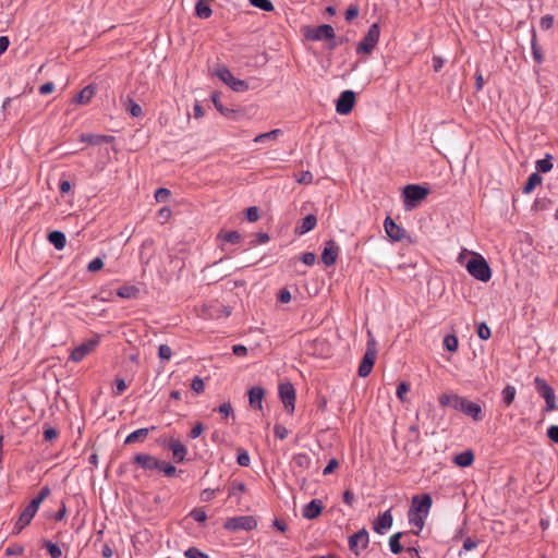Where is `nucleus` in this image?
<instances>
[{
	"label": "nucleus",
	"instance_id": "412c9836",
	"mask_svg": "<svg viewBox=\"0 0 558 558\" xmlns=\"http://www.w3.org/2000/svg\"><path fill=\"white\" fill-rule=\"evenodd\" d=\"M323 511V504L318 499H313L304 506L302 514L304 518L313 520L317 518Z\"/></svg>",
	"mask_w": 558,
	"mask_h": 558
},
{
	"label": "nucleus",
	"instance_id": "473e14b6",
	"mask_svg": "<svg viewBox=\"0 0 558 558\" xmlns=\"http://www.w3.org/2000/svg\"><path fill=\"white\" fill-rule=\"evenodd\" d=\"M218 238L231 244H238L241 241V234L238 231L220 232Z\"/></svg>",
	"mask_w": 558,
	"mask_h": 558
},
{
	"label": "nucleus",
	"instance_id": "a878e982",
	"mask_svg": "<svg viewBox=\"0 0 558 558\" xmlns=\"http://www.w3.org/2000/svg\"><path fill=\"white\" fill-rule=\"evenodd\" d=\"M317 219L314 215H307L302 219L301 225L296 228L299 234H304L315 228Z\"/></svg>",
	"mask_w": 558,
	"mask_h": 558
},
{
	"label": "nucleus",
	"instance_id": "6ab92c4d",
	"mask_svg": "<svg viewBox=\"0 0 558 558\" xmlns=\"http://www.w3.org/2000/svg\"><path fill=\"white\" fill-rule=\"evenodd\" d=\"M392 514L390 510L385 511L380 514L373 524V529L378 534H384L392 525Z\"/></svg>",
	"mask_w": 558,
	"mask_h": 558
},
{
	"label": "nucleus",
	"instance_id": "bb28decb",
	"mask_svg": "<svg viewBox=\"0 0 558 558\" xmlns=\"http://www.w3.org/2000/svg\"><path fill=\"white\" fill-rule=\"evenodd\" d=\"M474 461V454L471 450L463 451L454 457V463L458 466H470Z\"/></svg>",
	"mask_w": 558,
	"mask_h": 558
},
{
	"label": "nucleus",
	"instance_id": "4d7b16f0",
	"mask_svg": "<svg viewBox=\"0 0 558 558\" xmlns=\"http://www.w3.org/2000/svg\"><path fill=\"white\" fill-rule=\"evenodd\" d=\"M339 466V462L336 458L329 460L328 464L323 470L324 475L331 474Z\"/></svg>",
	"mask_w": 558,
	"mask_h": 558
},
{
	"label": "nucleus",
	"instance_id": "a211bd4d",
	"mask_svg": "<svg viewBox=\"0 0 558 558\" xmlns=\"http://www.w3.org/2000/svg\"><path fill=\"white\" fill-rule=\"evenodd\" d=\"M376 360V350L374 348H368L364 354V357L359 366V375L361 377H366L372 372Z\"/></svg>",
	"mask_w": 558,
	"mask_h": 558
},
{
	"label": "nucleus",
	"instance_id": "0e129e2a",
	"mask_svg": "<svg viewBox=\"0 0 558 558\" xmlns=\"http://www.w3.org/2000/svg\"><path fill=\"white\" fill-rule=\"evenodd\" d=\"M302 262L307 266H313L316 260V256L314 253L307 252L302 255Z\"/></svg>",
	"mask_w": 558,
	"mask_h": 558
},
{
	"label": "nucleus",
	"instance_id": "c03bdc74",
	"mask_svg": "<svg viewBox=\"0 0 558 558\" xmlns=\"http://www.w3.org/2000/svg\"><path fill=\"white\" fill-rule=\"evenodd\" d=\"M159 472H162V473H165L166 476L171 477V476L175 475L177 469L172 464L162 460Z\"/></svg>",
	"mask_w": 558,
	"mask_h": 558
},
{
	"label": "nucleus",
	"instance_id": "ddd939ff",
	"mask_svg": "<svg viewBox=\"0 0 558 558\" xmlns=\"http://www.w3.org/2000/svg\"><path fill=\"white\" fill-rule=\"evenodd\" d=\"M161 461L148 453H137L134 457V463L146 472L159 471Z\"/></svg>",
	"mask_w": 558,
	"mask_h": 558
},
{
	"label": "nucleus",
	"instance_id": "052dcab7",
	"mask_svg": "<svg viewBox=\"0 0 558 558\" xmlns=\"http://www.w3.org/2000/svg\"><path fill=\"white\" fill-rule=\"evenodd\" d=\"M547 436L551 441L558 444V425H550L547 428Z\"/></svg>",
	"mask_w": 558,
	"mask_h": 558
},
{
	"label": "nucleus",
	"instance_id": "69168bd1",
	"mask_svg": "<svg viewBox=\"0 0 558 558\" xmlns=\"http://www.w3.org/2000/svg\"><path fill=\"white\" fill-rule=\"evenodd\" d=\"M126 387H128V386H126V384H125L124 379H122V378H118V379L116 380V391H114V395H116V396H120V395H122V393L125 391Z\"/></svg>",
	"mask_w": 558,
	"mask_h": 558
},
{
	"label": "nucleus",
	"instance_id": "37998d69",
	"mask_svg": "<svg viewBox=\"0 0 558 558\" xmlns=\"http://www.w3.org/2000/svg\"><path fill=\"white\" fill-rule=\"evenodd\" d=\"M477 336L482 340H488L492 336L490 328L485 323H481L477 326Z\"/></svg>",
	"mask_w": 558,
	"mask_h": 558
},
{
	"label": "nucleus",
	"instance_id": "8fccbe9b",
	"mask_svg": "<svg viewBox=\"0 0 558 558\" xmlns=\"http://www.w3.org/2000/svg\"><path fill=\"white\" fill-rule=\"evenodd\" d=\"M187 558H209L206 554L202 553L199 549L195 547H191L184 553Z\"/></svg>",
	"mask_w": 558,
	"mask_h": 558
},
{
	"label": "nucleus",
	"instance_id": "39448f33",
	"mask_svg": "<svg viewBox=\"0 0 558 558\" xmlns=\"http://www.w3.org/2000/svg\"><path fill=\"white\" fill-rule=\"evenodd\" d=\"M214 74L236 93H244L250 88L247 82L235 78L226 65L219 64L216 66Z\"/></svg>",
	"mask_w": 558,
	"mask_h": 558
},
{
	"label": "nucleus",
	"instance_id": "09e8293b",
	"mask_svg": "<svg viewBox=\"0 0 558 558\" xmlns=\"http://www.w3.org/2000/svg\"><path fill=\"white\" fill-rule=\"evenodd\" d=\"M236 461L241 466H248L250 462H251V458H250L247 451L243 450V449L239 450Z\"/></svg>",
	"mask_w": 558,
	"mask_h": 558
},
{
	"label": "nucleus",
	"instance_id": "dca6fc26",
	"mask_svg": "<svg viewBox=\"0 0 558 558\" xmlns=\"http://www.w3.org/2000/svg\"><path fill=\"white\" fill-rule=\"evenodd\" d=\"M307 38L312 40L333 39L335 29L331 25L324 24L312 28L306 33Z\"/></svg>",
	"mask_w": 558,
	"mask_h": 558
},
{
	"label": "nucleus",
	"instance_id": "a19ab883",
	"mask_svg": "<svg viewBox=\"0 0 558 558\" xmlns=\"http://www.w3.org/2000/svg\"><path fill=\"white\" fill-rule=\"evenodd\" d=\"M250 3L253 5V7H256L260 10H264V11H267V12H270L274 10V4L271 3L270 0H250Z\"/></svg>",
	"mask_w": 558,
	"mask_h": 558
},
{
	"label": "nucleus",
	"instance_id": "5701e85b",
	"mask_svg": "<svg viewBox=\"0 0 558 558\" xmlns=\"http://www.w3.org/2000/svg\"><path fill=\"white\" fill-rule=\"evenodd\" d=\"M211 100L216 107V109L226 118L228 119H231V120H236L238 117H239V112L234 109H229L227 108L226 106H223L221 102H220V99H219V94L218 93H215L213 94L211 96Z\"/></svg>",
	"mask_w": 558,
	"mask_h": 558
},
{
	"label": "nucleus",
	"instance_id": "4468645a",
	"mask_svg": "<svg viewBox=\"0 0 558 558\" xmlns=\"http://www.w3.org/2000/svg\"><path fill=\"white\" fill-rule=\"evenodd\" d=\"M355 104V94L352 90H344L340 94L336 110L339 114H348L352 111Z\"/></svg>",
	"mask_w": 558,
	"mask_h": 558
},
{
	"label": "nucleus",
	"instance_id": "603ef678",
	"mask_svg": "<svg viewBox=\"0 0 558 558\" xmlns=\"http://www.w3.org/2000/svg\"><path fill=\"white\" fill-rule=\"evenodd\" d=\"M169 196L170 191L163 187H160L155 192V198L159 203L166 202L169 198Z\"/></svg>",
	"mask_w": 558,
	"mask_h": 558
},
{
	"label": "nucleus",
	"instance_id": "20e7f679",
	"mask_svg": "<svg viewBox=\"0 0 558 558\" xmlns=\"http://www.w3.org/2000/svg\"><path fill=\"white\" fill-rule=\"evenodd\" d=\"M468 272L475 279L487 282L492 278V270L487 262L480 254H475L465 265Z\"/></svg>",
	"mask_w": 558,
	"mask_h": 558
},
{
	"label": "nucleus",
	"instance_id": "4be33fe9",
	"mask_svg": "<svg viewBox=\"0 0 558 558\" xmlns=\"http://www.w3.org/2000/svg\"><path fill=\"white\" fill-rule=\"evenodd\" d=\"M264 396H265V390L262 387H259V386L252 387L248 390L250 405L252 408L260 410L263 408Z\"/></svg>",
	"mask_w": 558,
	"mask_h": 558
},
{
	"label": "nucleus",
	"instance_id": "58836bf2",
	"mask_svg": "<svg viewBox=\"0 0 558 558\" xmlns=\"http://www.w3.org/2000/svg\"><path fill=\"white\" fill-rule=\"evenodd\" d=\"M444 347L450 352H456L459 347L458 338L454 335H447L444 338Z\"/></svg>",
	"mask_w": 558,
	"mask_h": 558
},
{
	"label": "nucleus",
	"instance_id": "c85d7f7f",
	"mask_svg": "<svg viewBox=\"0 0 558 558\" xmlns=\"http://www.w3.org/2000/svg\"><path fill=\"white\" fill-rule=\"evenodd\" d=\"M111 137L107 135L98 134H82L80 141L90 145H100L104 142H108Z\"/></svg>",
	"mask_w": 558,
	"mask_h": 558
},
{
	"label": "nucleus",
	"instance_id": "5fc2aeb1",
	"mask_svg": "<svg viewBox=\"0 0 558 558\" xmlns=\"http://www.w3.org/2000/svg\"><path fill=\"white\" fill-rule=\"evenodd\" d=\"M275 436L279 439H284L289 435V430L281 424H276L274 427Z\"/></svg>",
	"mask_w": 558,
	"mask_h": 558
},
{
	"label": "nucleus",
	"instance_id": "7c9ffc66",
	"mask_svg": "<svg viewBox=\"0 0 558 558\" xmlns=\"http://www.w3.org/2000/svg\"><path fill=\"white\" fill-rule=\"evenodd\" d=\"M140 290L135 286H123L118 289L117 294L122 299H135Z\"/></svg>",
	"mask_w": 558,
	"mask_h": 558
},
{
	"label": "nucleus",
	"instance_id": "1a4fd4ad",
	"mask_svg": "<svg viewBox=\"0 0 558 558\" xmlns=\"http://www.w3.org/2000/svg\"><path fill=\"white\" fill-rule=\"evenodd\" d=\"M368 543L369 536L365 529L360 530L349 537V548L356 556L368 546Z\"/></svg>",
	"mask_w": 558,
	"mask_h": 558
},
{
	"label": "nucleus",
	"instance_id": "393cba45",
	"mask_svg": "<svg viewBox=\"0 0 558 558\" xmlns=\"http://www.w3.org/2000/svg\"><path fill=\"white\" fill-rule=\"evenodd\" d=\"M95 95V89L92 85L84 87L80 94L74 98L77 105H87Z\"/></svg>",
	"mask_w": 558,
	"mask_h": 558
},
{
	"label": "nucleus",
	"instance_id": "338daca9",
	"mask_svg": "<svg viewBox=\"0 0 558 558\" xmlns=\"http://www.w3.org/2000/svg\"><path fill=\"white\" fill-rule=\"evenodd\" d=\"M57 436H58V432L52 427H48L44 430V438L47 441H51V440L56 439Z\"/></svg>",
	"mask_w": 558,
	"mask_h": 558
},
{
	"label": "nucleus",
	"instance_id": "6e6552de",
	"mask_svg": "<svg viewBox=\"0 0 558 558\" xmlns=\"http://www.w3.org/2000/svg\"><path fill=\"white\" fill-rule=\"evenodd\" d=\"M535 389L538 395L544 398L546 402L545 411L551 412L557 409L556 407V395L554 389L543 379L536 377L534 380Z\"/></svg>",
	"mask_w": 558,
	"mask_h": 558
},
{
	"label": "nucleus",
	"instance_id": "9d476101",
	"mask_svg": "<svg viewBox=\"0 0 558 558\" xmlns=\"http://www.w3.org/2000/svg\"><path fill=\"white\" fill-rule=\"evenodd\" d=\"M279 397L286 410L292 413L295 409V389L292 384L283 383L279 385Z\"/></svg>",
	"mask_w": 558,
	"mask_h": 558
},
{
	"label": "nucleus",
	"instance_id": "c9c22d12",
	"mask_svg": "<svg viewBox=\"0 0 558 558\" xmlns=\"http://www.w3.org/2000/svg\"><path fill=\"white\" fill-rule=\"evenodd\" d=\"M125 108L130 112V114L134 118H138L143 114L142 108L138 104L134 102L133 99L128 98L125 100Z\"/></svg>",
	"mask_w": 558,
	"mask_h": 558
},
{
	"label": "nucleus",
	"instance_id": "b1692460",
	"mask_svg": "<svg viewBox=\"0 0 558 558\" xmlns=\"http://www.w3.org/2000/svg\"><path fill=\"white\" fill-rule=\"evenodd\" d=\"M155 428V426H151L150 428L136 429L132 432L130 435H128V437L124 440V444L131 445L135 442H143L147 438L149 432L154 430Z\"/></svg>",
	"mask_w": 558,
	"mask_h": 558
},
{
	"label": "nucleus",
	"instance_id": "4c0bfd02",
	"mask_svg": "<svg viewBox=\"0 0 558 558\" xmlns=\"http://www.w3.org/2000/svg\"><path fill=\"white\" fill-rule=\"evenodd\" d=\"M281 134V130L275 129L267 133H262L254 138L255 143H264L267 140H277Z\"/></svg>",
	"mask_w": 558,
	"mask_h": 558
},
{
	"label": "nucleus",
	"instance_id": "49530a36",
	"mask_svg": "<svg viewBox=\"0 0 558 558\" xmlns=\"http://www.w3.org/2000/svg\"><path fill=\"white\" fill-rule=\"evenodd\" d=\"M293 462L299 466H308L311 459L306 453H299L293 457Z\"/></svg>",
	"mask_w": 558,
	"mask_h": 558
},
{
	"label": "nucleus",
	"instance_id": "e433bc0d",
	"mask_svg": "<svg viewBox=\"0 0 558 558\" xmlns=\"http://www.w3.org/2000/svg\"><path fill=\"white\" fill-rule=\"evenodd\" d=\"M553 169L551 156L546 155L545 158L536 161V170L539 172H549Z\"/></svg>",
	"mask_w": 558,
	"mask_h": 558
},
{
	"label": "nucleus",
	"instance_id": "e2e57ef3",
	"mask_svg": "<svg viewBox=\"0 0 558 558\" xmlns=\"http://www.w3.org/2000/svg\"><path fill=\"white\" fill-rule=\"evenodd\" d=\"M477 544H478L477 541H475L471 537H466L463 542V549L465 551H471L477 547Z\"/></svg>",
	"mask_w": 558,
	"mask_h": 558
},
{
	"label": "nucleus",
	"instance_id": "ea45409f",
	"mask_svg": "<svg viewBox=\"0 0 558 558\" xmlns=\"http://www.w3.org/2000/svg\"><path fill=\"white\" fill-rule=\"evenodd\" d=\"M44 547L47 548V551L51 558H60L62 555L61 548L57 544H53L49 541L44 543Z\"/></svg>",
	"mask_w": 558,
	"mask_h": 558
},
{
	"label": "nucleus",
	"instance_id": "f03ea898",
	"mask_svg": "<svg viewBox=\"0 0 558 558\" xmlns=\"http://www.w3.org/2000/svg\"><path fill=\"white\" fill-rule=\"evenodd\" d=\"M432 504L433 500L428 494L414 496L412 498V506L409 510L408 518L410 524L417 529L416 534L423 530L425 520L432 508Z\"/></svg>",
	"mask_w": 558,
	"mask_h": 558
},
{
	"label": "nucleus",
	"instance_id": "3c124183",
	"mask_svg": "<svg viewBox=\"0 0 558 558\" xmlns=\"http://www.w3.org/2000/svg\"><path fill=\"white\" fill-rule=\"evenodd\" d=\"M410 390V386L409 384L402 381L398 385L397 387V397L401 400V401H404L405 399V395L409 392Z\"/></svg>",
	"mask_w": 558,
	"mask_h": 558
},
{
	"label": "nucleus",
	"instance_id": "de8ad7c7",
	"mask_svg": "<svg viewBox=\"0 0 558 558\" xmlns=\"http://www.w3.org/2000/svg\"><path fill=\"white\" fill-rule=\"evenodd\" d=\"M104 267V260L100 257H96L89 262L87 265V270L90 272H96Z\"/></svg>",
	"mask_w": 558,
	"mask_h": 558
},
{
	"label": "nucleus",
	"instance_id": "c756f323",
	"mask_svg": "<svg viewBox=\"0 0 558 558\" xmlns=\"http://www.w3.org/2000/svg\"><path fill=\"white\" fill-rule=\"evenodd\" d=\"M195 12L198 17L208 19L213 12L208 0H198L195 7Z\"/></svg>",
	"mask_w": 558,
	"mask_h": 558
},
{
	"label": "nucleus",
	"instance_id": "6e6d98bb",
	"mask_svg": "<svg viewBox=\"0 0 558 558\" xmlns=\"http://www.w3.org/2000/svg\"><path fill=\"white\" fill-rule=\"evenodd\" d=\"M554 24V17L551 15H544L541 17L539 26L542 29L547 31L551 28Z\"/></svg>",
	"mask_w": 558,
	"mask_h": 558
},
{
	"label": "nucleus",
	"instance_id": "a18cd8bd",
	"mask_svg": "<svg viewBox=\"0 0 558 558\" xmlns=\"http://www.w3.org/2000/svg\"><path fill=\"white\" fill-rule=\"evenodd\" d=\"M158 356L161 359V360H166V361H169L172 356V350L169 345L167 344H160L159 348H158Z\"/></svg>",
	"mask_w": 558,
	"mask_h": 558
},
{
	"label": "nucleus",
	"instance_id": "f704fd0d",
	"mask_svg": "<svg viewBox=\"0 0 558 558\" xmlns=\"http://www.w3.org/2000/svg\"><path fill=\"white\" fill-rule=\"evenodd\" d=\"M502 401L504 403L509 407L514 398H515V388L513 386H510V385H507L504 389H502Z\"/></svg>",
	"mask_w": 558,
	"mask_h": 558
},
{
	"label": "nucleus",
	"instance_id": "aec40b11",
	"mask_svg": "<svg viewBox=\"0 0 558 558\" xmlns=\"http://www.w3.org/2000/svg\"><path fill=\"white\" fill-rule=\"evenodd\" d=\"M168 447L172 452L174 462L180 463L185 459L187 450L180 440L171 438L168 442Z\"/></svg>",
	"mask_w": 558,
	"mask_h": 558
},
{
	"label": "nucleus",
	"instance_id": "0eeeda50",
	"mask_svg": "<svg viewBox=\"0 0 558 558\" xmlns=\"http://www.w3.org/2000/svg\"><path fill=\"white\" fill-rule=\"evenodd\" d=\"M380 36V29L377 23H374L369 26L366 35L362 39V41L356 47L357 53L368 54L376 47Z\"/></svg>",
	"mask_w": 558,
	"mask_h": 558
},
{
	"label": "nucleus",
	"instance_id": "774afa93",
	"mask_svg": "<svg viewBox=\"0 0 558 558\" xmlns=\"http://www.w3.org/2000/svg\"><path fill=\"white\" fill-rule=\"evenodd\" d=\"M24 547L21 545L10 546L5 549L7 555H23Z\"/></svg>",
	"mask_w": 558,
	"mask_h": 558
},
{
	"label": "nucleus",
	"instance_id": "72a5a7b5",
	"mask_svg": "<svg viewBox=\"0 0 558 558\" xmlns=\"http://www.w3.org/2000/svg\"><path fill=\"white\" fill-rule=\"evenodd\" d=\"M401 536H402V533L398 532V533H395L393 535H391L389 538L390 550L396 555L400 554L403 550V547L400 544Z\"/></svg>",
	"mask_w": 558,
	"mask_h": 558
},
{
	"label": "nucleus",
	"instance_id": "2f4dec72",
	"mask_svg": "<svg viewBox=\"0 0 558 558\" xmlns=\"http://www.w3.org/2000/svg\"><path fill=\"white\" fill-rule=\"evenodd\" d=\"M541 183H542V177L537 173H532L529 177L527 182L525 183V185L523 187V192L526 194L531 193Z\"/></svg>",
	"mask_w": 558,
	"mask_h": 558
},
{
	"label": "nucleus",
	"instance_id": "f3484780",
	"mask_svg": "<svg viewBox=\"0 0 558 558\" xmlns=\"http://www.w3.org/2000/svg\"><path fill=\"white\" fill-rule=\"evenodd\" d=\"M339 246L333 240H329L325 243L324 251L322 253V260L326 266H331L336 263L339 255Z\"/></svg>",
	"mask_w": 558,
	"mask_h": 558
},
{
	"label": "nucleus",
	"instance_id": "79ce46f5",
	"mask_svg": "<svg viewBox=\"0 0 558 558\" xmlns=\"http://www.w3.org/2000/svg\"><path fill=\"white\" fill-rule=\"evenodd\" d=\"M532 54H533L534 60L537 63H542L543 62L544 57H543V53H542V50H541L539 46L536 43L535 35L533 36V39H532Z\"/></svg>",
	"mask_w": 558,
	"mask_h": 558
},
{
	"label": "nucleus",
	"instance_id": "9b49d317",
	"mask_svg": "<svg viewBox=\"0 0 558 558\" xmlns=\"http://www.w3.org/2000/svg\"><path fill=\"white\" fill-rule=\"evenodd\" d=\"M98 343H99L98 338H93V339H89V340L81 343L80 345H77L76 348L73 349V351L70 355V360L73 362H76V363L81 362L83 359H85L88 354H90L96 349Z\"/></svg>",
	"mask_w": 558,
	"mask_h": 558
},
{
	"label": "nucleus",
	"instance_id": "f8f14e48",
	"mask_svg": "<svg viewBox=\"0 0 558 558\" xmlns=\"http://www.w3.org/2000/svg\"><path fill=\"white\" fill-rule=\"evenodd\" d=\"M257 525L256 520L251 515H243L229 519L225 526L229 530H246L251 531Z\"/></svg>",
	"mask_w": 558,
	"mask_h": 558
},
{
	"label": "nucleus",
	"instance_id": "bf43d9fd",
	"mask_svg": "<svg viewBox=\"0 0 558 558\" xmlns=\"http://www.w3.org/2000/svg\"><path fill=\"white\" fill-rule=\"evenodd\" d=\"M359 15V7L351 4L345 12V20L348 22L354 20Z\"/></svg>",
	"mask_w": 558,
	"mask_h": 558
},
{
	"label": "nucleus",
	"instance_id": "680f3d73",
	"mask_svg": "<svg viewBox=\"0 0 558 558\" xmlns=\"http://www.w3.org/2000/svg\"><path fill=\"white\" fill-rule=\"evenodd\" d=\"M190 515L197 522H204L207 518L205 511L201 509H194L191 511Z\"/></svg>",
	"mask_w": 558,
	"mask_h": 558
},
{
	"label": "nucleus",
	"instance_id": "7ed1b4c3",
	"mask_svg": "<svg viewBox=\"0 0 558 558\" xmlns=\"http://www.w3.org/2000/svg\"><path fill=\"white\" fill-rule=\"evenodd\" d=\"M51 494L48 486H44L38 495L22 510L13 529V534H20L33 520L41 502Z\"/></svg>",
	"mask_w": 558,
	"mask_h": 558
},
{
	"label": "nucleus",
	"instance_id": "423d86ee",
	"mask_svg": "<svg viewBox=\"0 0 558 558\" xmlns=\"http://www.w3.org/2000/svg\"><path fill=\"white\" fill-rule=\"evenodd\" d=\"M429 191L428 189L417 185L409 184L403 189L404 207L405 209H412L416 207L417 203L423 201Z\"/></svg>",
	"mask_w": 558,
	"mask_h": 558
},
{
	"label": "nucleus",
	"instance_id": "2eb2a0df",
	"mask_svg": "<svg viewBox=\"0 0 558 558\" xmlns=\"http://www.w3.org/2000/svg\"><path fill=\"white\" fill-rule=\"evenodd\" d=\"M384 228L387 235L393 242H399L405 236V230L398 226L391 217H386Z\"/></svg>",
	"mask_w": 558,
	"mask_h": 558
},
{
	"label": "nucleus",
	"instance_id": "864d4df0",
	"mask_svg": "<svg viewBox=\"0 0 558 558\" xmlns=\"http://www.w3.org/2000/svg\"><path fill=\"white\" fill-rule=\"evenodd\" d=\"M204 381L201 377L196 376L193 378L192 380V384H191V388L196 392V393H201L204 391Z\"/></svg>",
	"mask_w": 558,
	"mask_h": 558
},
{
	"label": "nucleus",
	"instance_id": "13d9d810",
	"mask_svg": "<svg viewBox=\"0 0 558 558\" xmlns=\"http://www.w3.org/2000/svg\"><path fill=\"white\" fill-rule=\"evenodd\" d=\"M245 215H246V219L250 221V222H255L259 215H258V209L257 207H248L245 211Z\"/></svg>",
	"mask_w": 558,
	"mask_h": 558
},
{
	"label": "nucleus",
	"instance_id": "cd10ccee",
	"mask_svg": "<svg viewBox=\"0 0 558 558\" xmlns=\"http://www.w3.org/2000/svg\"><path fill=\"white\" fill-rule=\"evenodd\" d=\"M48 240L57 250H63L66 244V239L63 232L52 231L48 235Z\"/></svg>",
	"mask_w": 558,
	"mask_h": 558
},
{
	"label": "nucleus",
	"instance_id": "f257e3e1",
	"mask_svg": "<svg viewBox=\"0 0 558 558\" xmlns=\"http://www.w3.org/2000/svg\"><path fill=\"white\" fill-rule=\"evenodd\" d=\"M439 404L442 407H450L456 411H460L476 422L484 418L483 409L478 403L472 402L466 398L458 395H441L439 397Z\"/></svg>",
	"mask_w": 558,
	"mask_h": 558
}]
</instances>
